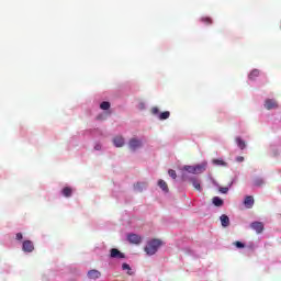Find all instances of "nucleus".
Masks as SVG:
<instances>
[{
	"label": "nucleus",
	"mask_w": 281,
	"mask_h": 281,
	"mask_svg": "<svg viewBox=\"0 0 281 281\" xmlns=\"http://www.w3.org/2000/svg\"><path fill=\"white\" fill-rule=\"evenodd\" d=\"M123 271H127V276H133V272H131V266L128 263L122 265Z\"/></svg>",
	"instance_id": "412c9836"
},
{
	"label": "nucleus",
	"mask_w": 281,
	"mask_h": 281,
	"mask_svg": "<svg viewBox=\"0 0 281 281\" xmlns=\"http://www.w3.org/2000/svg\"><path fill=\"white\" fill-rule=\"evenodd\" d=\"M151 113H153V115H157L159 113V108H157V106L151 108Z\"/></svg>",
	"instance_id": "c85d7f7f"
},
{
	"label": "nucleus",
	"mask_w": 281,
	"mask_h": 281,
	"mask_svg": "<svg viewBox=\"0 0 281 281\" xmlns=\"http://www.w3.org/2000/svg\"><path fill=\"white\" fill-rule=\"evenodd\" d=\"M159 247H161V240L151 239L150 241L147 243V246L144 248V251L147 254V256H155L159 250Z\"/></svg>",
	"instance_id": "f257e3e1"
},
{
	"label": "nucleus",
	"mask_w": 281,
	"mask_h": 281,
	"mask_svg": "<svg viewBox=\"0 0 281 281\" xmlns=\"http://www.w3.org/2000/svg\"><path fill=\"white\" fill-rule=\"evenodd\" d=\"M213 205H215V207H222L223 205V199L218 198V196H214L213 198Z\"/></svg>",
	"instance_id": "dca6fc26"
},
{
	"label": "nucleus",
	"mask_w": 281,
	"mask_h": 281,
	"mask_svg": "<svg viewBox=\"0 0 281 281\" xmlns=\"http://www.w3.org/2000/svg\"><path fill=\"white\" fill-rule=\"evenodd\" d=\"M214 166H227V162H225L223 159H213Z\"/></svg>",
	"instance_id": "4be33fe9"
},
{
	"label": "nucleus",
	"mask_w": 281,
	"mask_h": 281,
	"mask_svg": "<svg viewBox=\"0 0 281 281\" xmlns=\"http://www.w3.org/2000/svg\"><path fill=\"white\" fill-rule=\"evenodd\" d=\"M236 161H238V162L240 164V162L245 161V157L238 156V157L236 158Z\"/></svg>",
	"instance_id": "7c9ffc66"
},
{
	"label": "nucleus",
	"mask_w": 281,
	"mask_h": 281,
	"mask_svg": "<svg viewBox=\"0 0 281 281\" xmlns=\"http://www.w3.org/2000/svg\"><path fill=\"white\" fill-rule=\"evenodd\" d=\"M127 240L131 243V245H139L142 243V236L137 234H128Z\"/></svg>",
	"instance_id": "39448f33"
},
{
	"label": "nucleus",
	"mask_w": 281,
	"mask_h": 281,
	"mask_svg": "<svg viewBox=\"0 0 281 281\" xmlns=\"http://www.w3.org/2000/svg\"><path fill=\"white\" fill-rule=\"evenodd\" d=\"M139 109H145V104L144 103H139Z\"/></svg>",
	"instance_id": "2f4dec72"
},
{
	"label": "nucleus",
	"mask_w": 281,
	"mask_h": 281,
	"mask_svg": "<svg viewBox=\"0 0 281 281\" xmlns=\"http://www.w3.org/2000/svg\"><path fill=\"white\" fill-rule=\"evenodd\" d=\"M254 186H256L257 188H260L261 186H265V180H262V178H256L254 180Z\"/></svg>",
	"instance_id": "6ab92c4d"
},
{
	"label": "nucleus",
	"mask_w": 281,
	"mask_h": 281,
	"mask_svg": "<svg viewBox=\"0 0 281 281\" xmlns=\"http://www.w3.org/2000/svg\"><path fill=\"white\" fill-rule=\"evenodd\" d=\"M135 190L137 192H142V188H144V183L142 182H137L135 186H134Z\"/></svg>",
	"instance_id": "393cba45"
},
{
	"label": "nucleus",
	"mask_w": 281,
	"mask_h": 281,
	"mask_svg": "<svg viewBox=\"0 0 281 281\" xmlns=\"http://www.w3.org/2000/svg\"><path fill=\"white\" fill-rule=\"evenodd\" d=\"M128 146L131 150L135 151L137 150V148H142V140L137 138H132L130 139Z\"/></svg>",
	"instance_id": "0eeeda50"
},
{
	"label": "nucleus",
	"mask_w": 281,
	"mask_h": 281,
	"mask_svg": "<svg viewBox=\"0 0 281 281\" xmlns=\"http://www.w3.org/2000/svg\"><path fill=\"white\" fill-rule=\"evenodd\" d=\"M192 186L195 190H198L199 192H201V183L199 182V180L196 179H192Z\"/></svg>",
	"instance_id": "aec40b11"
},
{
	"label": "nucleus",
	"mask_w": 281,
	"mask_h": 281,
	"mask_svg": "<svg viewBox=\"0 0 281 281\" xmlns=\"http://www.w3.org/2000/svg\"><path fill=\"white\" fill-rule=\"evenodd\" d=\"M220 221L222 223V227H229V216L223 214L221 215Z\"/></svg>",
	"instance_id": "f8f14e48"
},
{
	"label": "nucleus",
	"mask_w": 281,
	"mask_h": 281,
	"mask_svg": "<svg viewBox=\"0 0 281 281\" xmlns=\"http://www.w3.org/2000/svg\"><path fill=\"white\" fill-rule=\"evenodd\" d=\"M72 193H74V190H71V188L69 187H66L61 190L63 196H66V198L71 196Z\"/></svg>",
	"instance_id": "4468645a"
},
{
	"label": "nucleus",
	"mask_w": 281,
	"mask_h": 281,
	"mask_svg": "<svg viewBox=\"0 0 281 281\" xmlns=\"http://www.w3.org/2000/svg\"><path fill=\"white\" fill-rule=\"evenodd\" d=\"M182 170H186V172H189L190 175H201L203 172L204 168L201 165L198 166H184Z\"/></svg>",
	"instance_id": "f03ea898"
},
{
	"label": "nucleus",
	"mask_w": 281,
	"mask_h": 281,
	"mask_svg": "<svg viewBox=\"0 0 281 281\" xmlns=\"http://www.w3.org/2000/svg\"><path fill=\"white\" fill-rule=\"evenodd\" d=\"M110 256L111 258H117V259H124L126 258V256L124 255V252L117 250L116 248H112L110 250Z\"/></svg>",
	"instance_id": "6e6552de"
},
{
	"label": "nucleus",
	"mask_w": 281,
	"mask_h": 281,
	"mask_svg": "<svg viewBox=\"0 0 281 281\" xmlns=\"http://www.w3.org/2000/svg\"><path fill=\"white\" fill-rule=\"evenodd\" d=\"M168 175L169 177H171V179H177V171H175L173 169H169Z\"/></svg>",
	"instance_id": "a878e982"
},
{
	"label": "nucleus",
	"mask_w": 281,
	"mask_h": 281,
	"mask_svg": "<svg viewBox=\"0 0 281 281\" xmlns=\"http://www.w3.org/2000/svg\"><path fill=\"white\" fill-rule=\"evenodd\" d=\"M258 76H260V70L254 69V70L249 74V80H256V79L258 78Z\"/></svg>",
	"instance_id": "2eb2a0df"
},
{
	"label": "nucleus",
	"mask_w": 281,
	"mask_h": 281,
	"mask_svg": "<svg viewBox=\"0 0 281 281\" xmlns=\"http://www.w3.org/2000/svg\"><path fill=\"white\" fill-rule=\"evenodd\" d=\"M265 109L267 111H271L273 109H278V101L276 99H266L263 103Z\"/></svg>",
	"instance_id": "7ed1b4c3"
},
{
	"label": "nucleus",
	"mask_w": 281,
	"mask_h": 281,
	"mask_svg": "<svg viewBox=\"0 0 281 281\" xmlns=\"http://www.w3.org/2000/svg\"><path fill=\"white\" fill-rule=\"evenodd\" d=\"M201 22L205 23L206 25H212V18L203 16V18H201Z\"/></svg>",
	"instance_id": "5701e85b"
},
{
	"label": "nucleus",
	"mask_w": 281,
	"mask_h": 281,
	"mask_svg": "<svg viewBox=\"0 0 281 281\" xmlns=\"http://www.w3.org/2000/svg\"><path fill=\"white\" fill-rule=\"evenodd\" d=\"M101 276H102V272L95 269L88 271L89 280H98L99 278H101Z\"/></svg>",
	"instance_id": "1a4fd4ad"
},
{
	"label": "nucleus",
	"mask_w": 281,
	"mask_h": 281,
	"mask_svg": "<svg viewBox=\"0 0 281 281\" xmlns=\"http://www.w3.org/2000/svg\"><path fill=\"white\" fill-rule=\"evenodd\" d=\"M168 117H170V113L168 111H165L159 115V120H168Z\"/></svg>",
	"instance_id": "b1692460"
},
{
	"label": "nucleus",
	"mask_w": 281,
	"mask_h": 281,
	"mask_svg": "<svg viewBox=\"0 0 281 281\" xmlns=\"http://www.w3.org/2000/svg\"><path fill=\"white\" fill-rule=\"evenodd\" d=\"M158 187L160 188V190L162 192H168V183H166V181L164 180H158Z\"/></svg>",
	"instance_id": "ddd939ff"
},
{
	"label": "nucleus",
	"mask_w": 281,
	"mask_h": 281,
	"mask_svg": "<svg viewBox=\"0 0 281 281\" xmlns=\"http://www.w3.org/2000/svg\"><path fill=\"white\" fill-rule=\"evenodd\" d=\"M22 249L26 254H32V251H34V243H32V240H24L22 244Z\"/></svg>",
	"instance_id": "423d86ee"
},
{
	"label": "nucleus",
	"mask_w": 281,
	"mask_h": 281,
	"mask_svg": "<svg viewBox=\"0 0 281 281\" xmlns=\"http://www.w3.org/2000/svg\"><path fill=\"white\" fill-rule=\"evenodd\" d=\"M220 192H222V194H227V192H229V188L227 187L220 188Z\"/></svg>",
	"instance_id": "cd10ccee"
},
{
	"label": "nucleus",
	"mask_w": 281,
	"mask_h": 281,
	"mask_svg": "<svg viewBox=\"0 0 281 281\" xmlns=\"http://www.w3.org/2000/svg\"><path fill=\"white\" fill-rule=\"evenodd\" d=\"M254 196L251 195H247L244 200V205L247 207V210H251V207H254Z\"/></svg>",
	"instance_id": "9d476101"
},
{
	"label": "nucleus",
	"mask_w": 281,
	"mask_h": 281,
	"mask_svg": "<svg viewBox=\"0 0 281 281\" xmlns=\"http://www.w3.org/2000/svg\"><path fill=\"white\" fill-rule=\"evenodd\" d=\"M234 245L237 249H245V244H243V241H235Z\"/></svg>",
	"instance_id": "bb28decb"
},
{
	"label": "nucleus",
	"mask_w": 281,
	"mask_h": 281,
	"mask_svg": "<svg viewBox=\"0 0 281 281\" xmlns=\"http://www.w3.org/2000/svg\"><path fill=\"white\" fill-rule=\"evenodd\" d=\"M236 144H237V146L240 148V150H245V148H246V144H245V140H243L240 137H237L236 138Z\"/></svg>",
	"instance_id": "f3484780"
},
{
	"label": "nucleus",
	"mask_w": 281,
	"mask_h": 281,
	"mask_svg": "<svg viewBox=\"0 0 281 281\" xmlns=\"http://www.w3.org/2000/svg\"><path fill=\"white\" fill-rule=\"evenodd\" d=\"M100 109H102V111H109L111 109V103L109 101H103L100 104Z\"/></svg>",
	"instance_id": "a211bd4d"
},
{
	"label": "nucleus",
	"mask_w": 281,
	"mask_h": 281,
	"mask_svg": "<svg viewBox=\"0 0 281 281\" xmlns=\"http://www.w3.org/2000/svg\"><path fill=\"white\" fill-rule=\"evenodd\" d=\"M250 227L256 232V234H262V232H265V224H262V222H252Z\"/></svg>",
	"instance_id": "20e7f679"
},
{
	"label": "nucleus",
	"mask_w": 281,
	"mask_h": 281,
	"mask_svg": "<svg viewBox=\"0 0 281 281\" xmlns=\"http://www.w3.org/2000/svg\"><path fill=\"white\" fill-rule=\"evenodd\" d=\"M113 144L116 148H122V146H124V137H122V136L114 137Z\"/></svg>",
	"instance_id": "9b49d317"
},
{
	"label": "nucleus",
	"mask_w": 281,
	"mask_h": 281,
	"mask_svg": "<svg viewBox=\"0 0 281 281\" xmlns=\"http://www.w3.org/2000/svg\"><path fill=\"white\" fill-rule=\"evenodd\" d=\"M15 238H16V240H23V234L22 233H18L15 235Z\"/></svg>",
	"instance_id": "c756f323"
}]
</instances>
